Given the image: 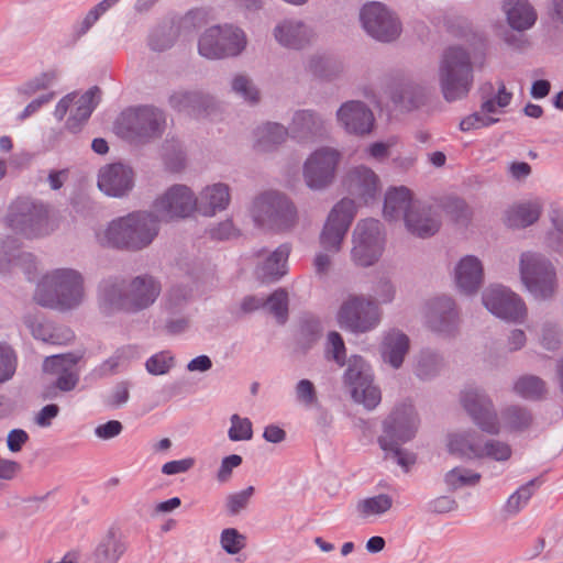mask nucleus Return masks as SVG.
Wrapping results in <instances>:
<instances>
[{
    "instance_id": "nucleus-49",
    "label": "nucleus",
    "mask_w": 563,
    "mask_h": 563,
    "mask_svg": "<svg viewBox=\"0 0 563 563\" xmlns=\"http://www.w3.org/2000/svg\"><path fill=\"white\" fill-rule=\"evenodd\" d=\"M242 463V457L240 455L233 454L225 457L222 461L221 468L219 471L218 477L221 482H225L231 476V472L234 467H238Z\"/></svg>"
},
{
    "instance_id": "nucleus-40",
    "label": "nucleus",
    "mask_w": 563,
    "mask_h": 563,
    "mask_svg": "<svg viewBox=\"0 0 563 563\" xmlns=\"http://www.w3.org/2000/svg\"><path fill=\"white\" fill-rule=\"evenodd\" d=\"M287 136L286 130L279 124H268L261 130L260 144L263 148L268 147V143L277 144Z\"/></svg>"
},
{
    "instance_id": "nucleus-33",
    "label": "nucleus",
    "mask_w": 563,
    "mask_h": 563,
    "mask_svg": "<svg viewBox=\"0 0 563 563\" xmlns=\"http://www.w3.org/2000/svg\"><path fill=\"white\" fill-rule=\"evenodd\" d=\"M393 501L387 495H379L373 498L361 500L357 510L363 517L376 516L390 509Z\"/></svg>"
},
{
    "instance_id": "nucleus-20",
    "label": "nucleus",
    "mask_w": 563,
    "mask_h": 563,
    "mask_svg": "<svg viewBox=\"0 0 563 563\" xmlns=\"http://www.w3.org/2000/svg\"><path fill=\"white\" fill-rule=\"evenodd\" d=\"M77 362L78 358L71 354L54 355L46 358L44 369L47 373L58 375L57 387L67 391L73 389L78 382Z\"/></svg>"
},
{
    "instance_id": "nucleus-34",
    "label": "nucleus",
    "mask_w": 563,
    "mask_h": 563,
    "mask_svg": "<svg viewBox=\"0 0 563 563\" xmlns=\"http://www.w3.org/2000/svg\"><path fill=\"white\" fill-rule=\"evenodd\" d=\"M253 435L252 422L247 418H241L239 415L231 417V428L229 438L232 441L250 440Z\"/></svg>"
},
{
    "instance_id": "nucleus-3",
    "label": "nucleus",
    "mask_w": 563,
    "mask_h": 563,
    "mask_svg": "<svg viewBox=\"0 0 563 563\" xmlns=\"http://www.w3.org/2000/svg\"><path fill=\"white\" fill-rule=\"evenodd\" d=\"M473 81L468 56L461 48H450L441 66V86L444 98L454 101L467 95Z\"/></svg>"
},
{
    "instance_id": "nucleus-11",
    "label": "nucleus",
    "mask_w": 563,
    "mask_h": 563,
    "mask_svg": "<svg viewBox=\"0 0 563 563\" xmlns=\"http://www.w3.org/2000/svg\"><path fill=\"white\" fill-rule=\"evenodd\" d=\"M353 200H341L331 211L321 234V244L328 251H339L349 225L354 218Z\"/></svg>"
},
{
    "instance_id": "nucleus-24",
    "label": "nucleus",
    "mask_w": 563,
    "mask_h": 563,
    "mask_svg": "<svg viewBox=\"0 0 563 563\" xmlns=\"http://www.w3.org/2000/svg\"><path fill=\"white\" fill-rule=\"evenodd\" d=\"M407 228L416 235L424 238L434 234L439 229V221L430 210L415 206L406 212Z\"/></svg>"
},
{
    "instance_id": "nucleus-45",
    "label": "nucleus",
    "mask_w": 563,
    "mask_h": 563,
    "mask_svg": "<svg viewBox=\"0 0 563 563\" xmlns=\"http://www.w3.org/2000/svg\"><path fill=\"white\" fill-rule=\"evenodd\" d=\"M530 422V417L518 408L509 409L506 413V424L510 429H520Z\"/></svg>"
},
{
    "instance_id": "nucleus-42",
    "label": "nucleus",
    "mask_w": 563,
    "mask_h": 563,
    "mask_svg": "<svg viewBox=\"0 0 563 563\" xmlns=\"http://www.w3.org/2000/svg\"><path fill=\"white\" fill-rule=\"evenodd\" d=\"M329 354H332V358L342 366L344 364L345 347L341 335L336 332L329 334Z\"/></svg>"
},
{
    "instance_id": "nucleus-19",
    "label": "nucleus",
    "mask_w": 563,
    "mask_h": 563,
    "mask_svg": "<svg viewBox=\"0 0 563 563\" xmlns=\"http://www.w3.org/2000/svg\"><path fill=\"white\" fill-rule=\"evenodd\" d=\"M133 173L122 164H112L101 169L99 188L110 196H122L132 188Z\"/></svg>"
},
{
    "instance_id": "nucleus-53",
    "label": "nucleus",
    "mask_w": 563,
    "mask_h": 563,
    "mask_svg": "<svg viewBox=\"0 0 563 563\" xmlns=\"http://www.w3.org/2000/svg\"><path fill=\"white\" fill-rule=\"evenodd\" d=\"M20 466L16 462L0 460V477L4 479L13 478L19 472Z\"/></svg>"
},
{
    "instance_id": "nucleus-61",
    "label": "nucleus",
    "mask_w": 563,
    "mask_h": 563,
    "mask_svg": "<svg viewBox=\"0 0 563 563\" xmlns=\"http://www.w3.org/2000/svg\"><path fill=\"white\" fill-rule=\"evenodd\" d=\"M550 84L547 80H538L533 84L532 96L534 98H543L549 93Z\"/></svg>"
},
{
    "instance_id": "nucleus-14",
    "label": "nucleus",
    "mask_w": 563,
    "mask_h": 563,
    "mask_svg": "<svg viewBox=\"0 0 563 563\" xmlns=\"http://www.w3.org/2000/svg\"><path fill=\"white\" fill-rule=\"evenodd\" d=\"M450 451L465 457L489 456L497 461L507 460L510 448L504 443L486 442L482 445V439L476 435H454L449 443Z\"/></svg>"
},
{
    "instance_id": "nucleus-9",
    "label": "nucleus",
    "mask_w": 563,
    "mask_h": 563,
    "mask_svg": "<svg viewBox=\"0 0 563 563\" xmlns=\"http://www.w3.org/2000/svg\"><path fill=\"white\" fill-rule=\"evenodd\" d=\"M162 114L152 108L131 109L121 117L119 129L128 139H145L161 131Z\"/></svg>"
},
{
    "instance_id": "nucleus-36",
    "label": "nucleus",
    "mask_w": 563,
    "mask_h": 563,
    "mask_svg": "<svg viewBox=\"0 0 563 563\" xmlns=\"http://www.w3.org/2000/svg\"><path fill=\"white\" fill-rule=\"evenodd\" d=\"M268 310L277 318L279 322H284L288 310V295L285 290L275 291L267 300Z\"/></svg>"
},
{
    "instance_id": "nucleus-39",
    "label": "nucleus",
    "mask_w": 563,
    "mask_h": 563,
    "mask_svg": "<svg viewBox=\"0 0 563 563\" xmlns=\"http://www.w3.org/2000/svg\"><path fill=\"white\" fill-rule=\"evenodd\" d=\"M221 543L225 551L235 554L245 547V537L235 529H225L221 536Z\"/></svg>"
},
{
    "instance_id": "nucleus-26",
    "label": "nucleus",
    "mask_w": 563,
    "mask_h": 563,
    "mask_svg": "<svg viewBox=\"0 0 563 563\" xmlns=\"http://www.w3.org/2000/svg\"><path fill=\"white\" fill-rule=\"evenodd\" d=\"M289 255L288 246H280L265 257L257 268V276L263 282L275 280L286 274V262Z\"/></svg>"
},
{
    "instance_id": "nucleus-12",
    "label": "nucleus",
    "mask_w": 563,
    "mask_h": 563,
    "mask_svg": "<svg viewBox=\"0 0 563 563\" xmlns=\"http://www.w3.org/2000/svg\"><path fill=\"white\" fill-rule=\"evenodd\" d=\"M361 19L365 30L379 41H393L400 33L397 20L378 2L365 5Z\"/></svg>"
},
{
    "instance_id": "nucleus-37",
    "label": "nucleus",
    "mask_w": 563,
    "mask_h": 563,
    "mask_svg": "<svg viewBox=\"0 0 563 563\" xmlns=\"http://www.w3.org/2000/svg\"><path fill=\"white\" fill-rule=\"evenodd\" d=\"M15 371V356L13 351L0 344V383L9 379Z\"/></svg>"
},
{
    "instance_id": "nucleus-46",
    "label": "nucleus",
    "mask_w": 563,
    "mask_h": 563,
    "mask_svg": "<svg viewBox=\"0 0 563 563\" xmlns=\"http://www.w3.org/2000/svg\"><path fill=\"white\" fill-rule=\"evenodd\" d=\"M47 217L46 214H43L42 208L37 210L36 207H34V212H31L29 214H24L23 223L33 231L36 227V232H42V234L45 232L43 230V227L47 225Z\"/></svg>"
},
{
    "instance_id": "nucleus-52",
    "label": "nucleus",
    "mask_w": 563,
    "mask_h": 563,
    "mask_svg": "<svg viewBox=\"0 0 563 563\" xmlns=\"http://www.w3.org/2000/svg\"><path fill=\"white\" fill-rule=\"evenodd\" d=\"M27 439L29 437L23 430H13L8 437L9 449L13 452L20 451Z\"/></svg>"
},
{
    "instance_id": "nucleus-47",
    "label": "nucleus",
    "mask_w": 563,
    "mask_h": 563,
    "mask_svg": "<svg viewBox=\"0 0 563 563\" xmlns=\"http://www.w3.org/2000/svg\"><path fill=\"white\" fill-rule=\"evenodd\" d=\"M253 493H254V487L250 486L249 488H246L245 490H243L241 493L231 495L229 497L228 507L230 508V510L233 514L238 512L239 510H241L242 508H244L246 506V504L249 503V499L251 498Z\"/></svg>"
},
{
    "instance_id": "nucleus-32",
    "label": "nucleus",
    "mask_w": 563,
    "mask_h": 563,
    "mask_svg": "<svg viewBox=\"0 0 563 563\" xmlns=\"http://www.w3.org/2000/svg\"><path fill=\"white\" fill-rule=\"evenodd\" d=\"M540 217V205L534 202L516 206L508 216V224L515 228H525L536 222Z\"/></svg>"
},
{
    "instance_id": "nucleus-15",
    "label": "nucleus",
    "mask_w": 563,
    "mask_h": 563,
    "mask_svg": "<svg viewBox=\"0 0 563 563\" xmlns=\"http://www.w3.org/2000/svg\"><path fill=\"white\" fill-rule=\"evenodd\" d=\"M339 163V153L334 150L316 151L305 165V178L309 187L322 188L331 183Z\"/></svg>"
},
{
    "instance_id": "nucleus-31",
    "label": "nucleus",
    "mask_w": 563,
    "mask_h": 563,
    "mask_svg": "<svg viewBox=\"0 0 563 563\" xmlns=\"http://www.w3.org/2000/svg\"><path fill=\"white\" fill-rule=\"evenodd\" d=\"M276 38L289 47H300L308 38V32L301 23L286 22L276 29Z\"/></svg>"
},
{
    "instance_id": "nucleus-62",
    "label": "nucleus",
    "mask_w": 563,
    "mask_h": 563,
    "mask_svg": "<svg viewBox=\"0 0 563 563\" xmlns=\"http://www.w3.org/2000/svg\"><path fill=\"white\" fill-rule=\"evenodd\" d=\"M369 154L376 159H383L388 154V145L385 143H376L371 146Z\"/></svg>"
},
{
    "instance_id": "nucleus-18",
    "label": "nucleus",
    "mask_w": 563,
    "mask_h": 563,
    "mask_svg": "<svg viewBox=\"0 0 563 563\" xmlns=\"http://www.w3.org/2000/svg\"><path fill=\"white\" fill-rule=\"evenodd\" d=\"M416 430L413 419H395V424L386 430V434L380 439V445L385 451H394L398 464L408 470L416 461L411 454L404 453L398 450V444L409 440Z\"/></svg>"
},
{
    "instance_id": "nucleus-56",
    "label": "nucleus",
    "mask_w": 563,
    "mask_h": 563,
    "mask_svg": "<svg viewBox=\"0 0 563 563\" xmlns=\"http://www.w3.org/2000/svg\"><path fill=\"white\" fill-rule=\"evenodd\" d=\"M375 291L382 302H389L393 299L394 290L388 282L379 283Z\"/></svg>"
},
{
    "instance_id": "nucleus-44",
    "label": "nucleus",
    "mask_w": 563,
    "mask_h": 563,
    "mask_svg": "<svg viewBox=\"0 0 563 563\" xmlns=\"http://www.w3.org/2000/svg\"><path fill=\"white\" fill-rule=\"evenodd\" d=\"M233 89L242 93L251 102H255L258 99V91L253 87L252 82L243 76H238L233 80Z\"/></svg>"
},
{
    "instance_id": "nucleus-38",
    "label": "nucleus",
    "mask_w": 563,
    "mask_h": 563,
    "mask_svg": "<svg viewBox=\"0 0 563 563\" xmlns=\"http://www.w3.org/2000/svg\"><path fill=\"white\" fill-rule=\"evenodd\" d=\"M173 365V356L166 352L153 355L146 362V369L153 375L166 374Z\"/></svg>"
},
{
    "instance_id": "nucleus-21",
    "label": "nucleus",
    "mask_w": 563,
    "mask_h": 563,
    "mask_svg": "<svg viewBox=\"0 0 563 563\" xmlns=\"http://www.w3.org/2000/svg\"><path fill=\"white\" fill-rule=\"evenodd\" d=\"M339 120L351 133H368L374 123L373 113L361 102H347L339 110Z\"/></svg>"
},
{
    "instance_id": "nucleus-57",
    "label": "nucleus",
    "mask_w": 563,
    "mask_h": 563,
    "mask_svg": "<svg viewBox=\"0 0 563 563\" xmlns=\"http://www.w3.org/2000/svg\"><path fill=\"white\" fill-rule=\"evenodd\" d=\"M529 497H530L529 487H523L509 498L508 506L510 508L518 509L520 506V499L523 498L526 501Z\"/></svg>"
},
{
    "instance_id": "nucleus-6",
    "label": "nucleus",
    "mask_w": 563,
    "mask_h": 563,
    "mask_svg": "<svg viewBox=\"0 0 563 563\" xmlns=\"http://www.w3.org/2000/svg\"><path fill=\"white\" fill-rule=\"evenodd\" d=\"M245 46V36L239 29L212 27L199 43V52L208 58H221L239 54Z\"/></svg>"
},
{
    "instance_id": "nucleus-2",
    "label": "nucleus",
    "mask_w": 563,
    "mask_h": 563,
    "mask_svg": "<svg viewBox=\"0 0 563 563\" xmlns=\"http://www.w3.org/2000/svg\"><path fill=\"white\" fill-rule=\"evenodd\" d=\"M82 297V280L78 273L68 269L56 271L44 277L36 291L42 306L71 308Z\"/></svg>"
},
{
    "instance_id": "nucleus-17",
    "label": "nucleus",
    "mask_w": 563,
    "mask_h": 563,
    "mask_svg": "<svg viewBox=\"0 0 563 563\" xmlns=\"http://www.w3.org/2000/svg\"><path fill=\"white\" fill-rule=\"evenodd\" d=\"M512 95L506 91L505 87L501 86L498 89L497 95L494 98L486 99L482 104V112L474 113L464 118L460 123V129L463 132H470L473 130L483 129L498 122V118H494V114L501 112V109L507 107L511 101Z\"/></svg>"
},
{
    "instance_id": "nucleus-55",
    "label": "nucleus",
    "mask_w": 563,
    "mask_h": 563,
    "mask_svg": "<svg viewBox=\"0 0 563 563\" xmlns=\"http://www.w3.org/2000/svg\"><path fill=\"white\" fill-rule=\"evenodd\" d=\"M264 438L269 442H280L285 439V431L277 426H268L265 428Z\"/></svg>"
},
{
    "instance_id": "nucleus-10",
    "label": "nucleus",
    "mask_w": 563,
    "mask_h": 563,
    "mask_svg": "<svg viewBox=\"0 0 563 563\" xmlns=\"http://www.w3.org/2000/svg\"><path fill=\"white\" fill-rule=\"evenodd\" d=\"M159 294V286L152 277H136L123 295L115 298V292L108 294L109 300L126 311H136L152 305Z\"/></svg>"
},
{
    "instance_id": "nucleus-23",
    "label": "nucleus",
    "mask_w": 563,
    "mask_h": 563,
    "mask_svg": "<svg viewBox=\"0 0 563 563\" xmlns=\"http://www.w3.org/2000/svg\"><path fill=\"white\" fill-rule=\"evenodd\" d=\"M455 278L462 291L466 294L476 291L483 280L481 262L473 256L464 257L456 267Z\"/></svg>"
},
{
    "instance_id": "nucleus-29",
    "label": "nucleus",
    "mask_w": 563,
    "mask_h": 563,
    "mask_svg": "<svg viewBox=\"0 0 563 563\" xmlns=\"http://www.w3.org/2000/svg\"><path fill=\"white\" fill-rule=\"evenodd\" d=\"M230 202L229 188L219 184L208 187L201 197V210L206 216L223 210Z\"/></svg>"
},
{
    "instance_id": "nucleus-58",
    "label": "nucleus",
    "mask_w": 563,
    "mask_h": 563,
    "mask_svg": "<svg viewBox=\"0 0 563 563\" xmlns=\"http://www.w3.org/2000/svg\"><path fill=\"white\" fill-rule=\"evenodd\" d=\"M510 172H511V175L517 178V179H520L522 177H526L530 174L531 172V167L529 166V164L527 163H512L511 166H510Z\"/></svg>"
},
{
    "instance_id": "nucleus-64",
    "label": "nucleus",
    "mask_w": 563,
    "mask_h": 563,
    "mask_svg": "<svg viewBox=\"0 0 563 563\" xmlns=\"http://www.w3.org/2000/svg\"><path fill=\"white\" fill-rule=\"evenodd\" d=\"M179 506H180V499L175 497V498H172V499H169L167 501L159 503L156 506V511H158V512H167V511L176 509Z\"/></svg>"
},
{
    "instance_id": "nucleus-59",
    "label": "nucleus",
    "mask_w": 563,
    "mask_h": 563,
    "mask_svg": "<svg viewBox=\"0 0 563 563\" xmlns=\"http://www.w3.org/2000/svg\"><path fill=\"white\" fill-rule=\"evenodd\" d=\"M129 398V389L125 385H119L113 395H112V398H111V404L112 405H121L123 402H125Z\"/></svg>"
},
{
    "instance_id": "nucleus-50",
    "label": "nucleus",
    "mask_w": 563,
    "mask_h": 563,
    "mask_svg": "<svg viewBox=\"0 0 563 563\" xmlns=\"http://www.w3.org/2000/svg\"><path fill=\"white\" fill-rule=\"evenodd\" d=\"M122 431L121 422L117 420L108 421L96 429V433L101 439H110L118 435Z\"/></svg>"
},
{
    "instance_id": "nucleus-7",
    "label": "nucleus",
    "mask_w": 563,
    "mask_h": 563,
    "mask_svg": "<svg viewBox=\"0 0 563 563\" xmlns=\"http://www.w3.org/2000/svg\"><path fill=\"white\" fill-rule=\"evenodd\" d=\"M521 278L536 297L547 298L554 291L555 276L552 267L533 254L522 256Z\"/></svg>"
},
{
    "instance_id": "nucleus-1",
    "label": "nucleus",
    "mask_w": 563,
    "mask_h": 563,
    "mask_svg": "<svg viewBox=\"0 0 563 563\" xmlns=\"http://www.w3.org/2000/svg\"><path fill=\"white\" fill-rule=\"evenodd\" d=\"M196 200L185 186L170 188L154 205L155 219L150 213H133L113 221L104 233L107 243L119 249L139 250L157 234V222L189 216Z\"/></svg>"
},
{
    "instance_id": "nucleus-41",
    "label": "nucleus",
    "mask_w": 563,
    "mask_h": 563,
    "mask_svg": "<svg viewBox=\"0 0 563 563\" xmlns=\"http://www.w3.org/2000/svg\"><path fill=\"white\" fill-rule=\"evenodd\" d=\"M98 93L99 90L97 88H93L87 91L78 99V101L76 102L78 104L77 114L80 118L87 119L90 115V113L97 104L96 99L98 97Z\"/></svg>"
},
{
    "instance_id": "nucleus-28",
    "label": "nucleus",
    "mask_w": 563,
    "mask_h": 563,
    "mask_svg": "<svg viewBox=\"0 0 563 563\" xmlns=\"http://www.w3.org/2000/svg\"><path fill=\"white\" fill-rule=\"evenodd\" d=\"M350 188L361 196L366 197L365 202L368 198H373L378 191V178L377 176L367 168H358L353 170L349 175Z\"/></svg>"
},
{
    "instance_id": "nucleus-43",
    "label": "nucleus",
    "mask_w": 563,
    "mask_h": 563,
    "mask_svg": "<svg viewBox=\"0 0 563 563\" xmlns=\"http://www.w3.org/2000/svg\"><path fill=\"white\" fill-rule=\"evenodd\" d=\"M296 393H297L298 400L303 402L307 406H312L317 401V394H316L314 386L308 379H302L298 383Z\"/></svg>"
},
{
    "instance_id": "nucleus-54",
    "label": "nucleus",
    "mask_w": 563,
    "mask_h": 563,
    "mask_svg": "<svg viewBox=\"0 0 563 563\" xmlns=\"http://www.w3.org/2000/svg\"><path fill=\"white\" fill-rule=\"evenodd\" d=\"M117 2L118 0H103L88 13L87 21L89 23L97 21L102 13H104L110 7H112Z\"/></svg>"
},
{
    "instance_id": "nucleus-22",
    "label": "nucleus",
    "mask_w": 563,
    "mask_h": 563,
    "mask_svg": "<svg viewBox=\"0 0 563 563\" xmlns=\"http://www.w3.org/2000/svg\"><path fill=\"white\" fill-rule=\"evenodd\" d=\"M463 404L484 431L488 433H496L498 431L496 417L490 412V402L486 398L476 391H468L464 395Z\"/></svg>"
},
{
    "instance_id": "nucleus-25",
    "label": "nucleus",
    "mask_w": 563,
    "mask_h": 563,
    "mask_svg": "<svg viewBox=\"0 0 563 563\" xmlns=\"http://www.w3.org/2000/svg\"><path fill=\"white\" fill-rule=\"evenodd\" d=\"M412 195L409 189L405 187L390 189L385 199L384 216L389 219H398L406 217V212L413 206Z\"/></svg>"
},
{
    "instance_id": "nucleus-13",
    "label": "nucleus",
    "mask_w": 563,
    "mask_h": 563,
    "mask_svg": "<svg viewBox=\"0 0 563 563\" xmlns=\"http://www.w3.org/2000/svg\"><path fill=\"white\" fill-rule=\"evenodd\" d=\"M346 379L355 401L367 408L376 407L382 397L379 389L372 384V376L361 357H354L349 366Z\"/></svg>"
},
{
    "instance_id": "nucleus-30",
    "label": "nucleus",
    "mask_w": 563,
    "mask_h": 563,
    "mask_svg": "<svg viewBox=\"0 0 563 563\" xmlns=\"http://www.w3.org/2000/svg\"><path fill=\"white\" fill-rule=\"evenodd\" d=\"M409 349L408 338L399 332L388 334L384 344V358L394 367H399Z\"/></svg>"
},
{
    "instance_id": "nucleus-60",
    "label": "nucleus",
    "mask_w": 563,
    "mask_h": 563,
    "mask_svg": "<svg viewBox=\"0 0 563 563\" xmlns=\"http://www.w3.org/2000/svg\"><path fill=\"white\" fill-rule=\"evenodd\" d=\"M211 367V361L209 360L208 356H198L197 358L192 360L189 365H188V368L190 371H207Z\"/></svg>"
},
{
    "instance_id": "nucleus-63",
    "label": "nucleus",
    "mask_w": 563,
    "mask_h": 563,
    "mask_svg": "<svg viewBox=\"0 0 563 563\" xmlns=\"http://www.w3.org/2000/svg\"><path fill=\"white\" fill-rule=\"evenodd\" d=\"M263 306V302L255 297H247L241 303L243 312H252Z\"/></svg>"
},
{
    "instance_id": "nucleus-35",
    "label": "nucleus",
    "mask_w": 563,
    "mask_h": 563,
    "mask_svg": "<svg viewBox=\"0 0 563 563\" xmlns=\"http://www.w3.org/2000/svg\"><path fill=\"white\" fill-rule=\"evenodd\" d=\"M515 389L523 397L534 398L543 394L544 385L538 377L529 376L520 378L516 383Z\"/></svg>"
},
{
    "instance_id": "nucleus-27",
    "label": "nucleus",
    "mask_w": 563,
    "mask_h": 563,
    "mask_svg": "<svg viewBox=\"0 0 563 563\" xmlns=\"http://www.w3.org/2000/svg\"><path fill=\"white\" fill-rule=\"evenodd\" d=\"M506 13L509 24L517 30L530 27L536 21V12L523 0H508Z\"/></svg>"
},
{
    "instance_id": "nucleus-8",
    "label": "nucleus",
    "mask_w": 563,
    "mask_h": 563,
    "mask_svg": "<svg viewBox=\"0 0 563 563\" xmlns=\"http://www.w3.org/2000/svg\"><path fill=\"white\" fill-rule=\"evenodd\" d=\"M382 238L379 222L366 220L360 223L354 234V246L352 256L360 266L374 264L382 254Z\"/></svg>"
},
{
    "instance_id": "nucleus-5",
    "label": "nucleus",
    "mask_w": 563,
    "mask_h": 563,
    "mask_svg": "<svg viewBox=\"0 0 563 563\" xmlns=\"http://www.w3.org/2000/svg\"><path fill=\"white\" fill-rule=\"evenodd\" d=\"M255 221L261 225L273 223L278 230L294 224L296 212L291 203L277 192H266L260 196L253 208Z\"/></svg>"
},
{
    "instance_id": "nucleus-51",
    "label": "nucleus",
    "mask_w": 563,
    "mask_h": 563,
    "mask_svg": "<svg viewBox=\"0 0 563 563\" xmlns=\"http://www.w3.org/2000/svg\"><path fill=\"white\" fill-rule=\"evenodd\" d=\"M59 411L57 405H47L45 406L37 415L36 422L41 427H47L51 424L52 419H54Z\"/></svg>"
},
{
    "instance_id": "nucleus-4",
    "label": "nucleus",
    "mask_w": 563,
    "mask_h": 563,
    "mask_svg": "<svg viewBox=\"0 0 563 563\" xmlns=\"http://www.w3.org/2000/svg\"><path fill=\"white\" fill-rule=\"evenodd\" d=\"M380 313L374 301L350 296L339 311V322L355 332H365L379 322Z\"/></svg>"
},
{
    "instance_id": "nucleus-16",
    "label": "nucleus",
    "mask_w": 563,
    "mask_h": 563,
    "mask_svg": "<svg viewBox=\"0 0 563 563\" xmlns=\"http://www.w3.org/2000/svg\"><path fill=\"white\" fill-rule=\"evenodd\" d=\"M485 306L497 317L520 321L526 316V307L514 292L504 288H493L484 295Z\"/></svg>"
},
{
    "instance_id": "nucleus-48",
    "label": "nucleus",
    "mask_w": 563,
    "mask_h": 563,
    "mask_svg": "<svg viewBox=\"0 0 563 563\" xmlns=\"http://www.w3.org/2000/svg\"><path fill=\"white\" fill-rule=\"evenodd\" d=\"M195 464L194 459H184L179 461H172L166 464H164L162 471L166 475H175L179 473H185L188 470H190Z\"/></svg>"
}]
</instances>
